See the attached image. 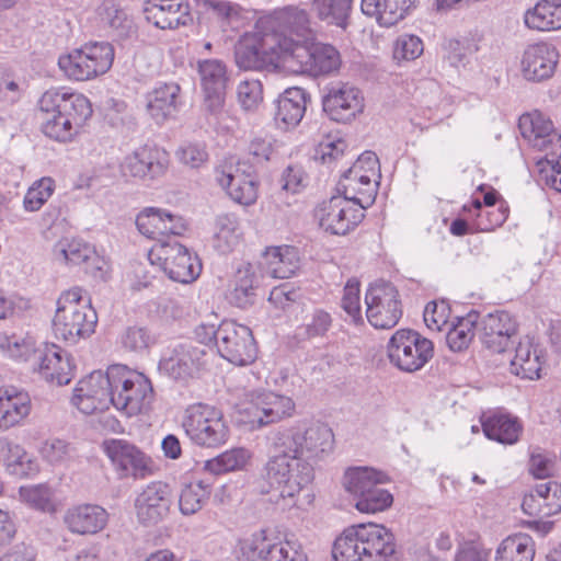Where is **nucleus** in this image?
Masks as SVG:
<instances>
[{
    "mask_svg": "<svg viewBox=\"0 0 561 561\" xmlns=\"http://www.w3.org/2000/svg\"><path fill=\"white\" fill-rule=\"evenodd\" d=\"M334 434L327 424H314L304 433L295 428L277 431L268 437V459L262 477L285 500H294L313 480L311 460L329 455Z\"/></svg>",
    "mask_w": 561,
    "mask_h": 561,
    "instance_id": "1",
    "label": "nucleus"
},
{
    "mask_svg": "<svg viewBox=\"0 0 561 561\" xmlns=\"http://www.w3.org/2000/svg\"><path fill=\"white\" fill-rule=\"evenodd\" d=\"M393 533L381 524L352 525L332 545V561H389L396 553Z\"/></svg>",
    "mask_w": 561,
    "mask_h": 561,
    "instance_id": "2",
    "label": "nucleus"
},
{
    "mask_svg": "<svg viewBox=\"0 0 561 561\" xmlns=\"http://www.w3.org/2000/svg\"><path fill=\"white\" fill-rule=\"evenodd\" d=\"M82 288L73 287L61 293L56 302L53 332L57 340L70 345L90 337L98 324V313L91 299H84Z\"/></svg>",
    "mask_w": 561,
    "mask_h": 561,
    "instance_id": "3",
    "label": "nucleus"
},
{
    "mask_svg": "<svg viewBox=\"0 0 561 561\" xmlns=\"http://www.w3.org/2000/svg\"><path fill=\"white\" fill-rule=\"evenodd\" d=\"M288 38L277 32L257 30L245 33L236 45L234 58L239 68L263 70L282 59L287 62Z\"/></svg>",
    "mask_w": 561,
    "mask_h": 561,
    "instance_id": "4",
    "label": "nucleus"
},
{
    "mask_svg": "<svg viewBox=\"0 0 561 561\" xmlns=\"http://www.w3.org/2000/svg\"><path fill=\"white\" fill-rule=\"evenodd\" d=\"M336 191V195L317 207L316 217L325 232L345 236L362 222L367 207L356 199V187L352 183L337 184Z\"/></svg>",
    "mask_w": 561,
    "mask_h": 561,
    "instance_id": "5",
    "label": "nucleus"
},
{
    "mask_svg": "<svg viewBox=\"0 0 561 561\" xmlns=\"http://www.w3.org/2000/svg\"><path fill=\"white\" fill-rule=\"evenodd\" d=\"M113 403L127 416L147 411L153 400L150 380L141 373L128 369L124 365H112Z\"/></svg>",
    "mask_w": 561,
    "mask_h": 561,
    "instance_id": "6",
    "label": "nucleus"
},
{
    "mask_svg": "<svg viewBox=\"0 0 561 561\" xmlns=\"http://www.w3.org/2000/svg\"><path fill=\"white\" fill-rule=\"evenodd\" d=\"M183 428L187 437L199 447L218 448L227 444L230 427L221 410L216 407L196 403L185 410Z\"/></svg>",
    "mask_w": 561,
    "mask_h": 561,
    "instance_id": "7",
    "label": "nucleus"
},
{
    "mask_svg": "<svg viewBox=\"0 0 561 561\" xmlns=\"http://www.w3.org/2000/svg\"><path fill=\"white\" fill-rule=\"evenodd\" d=\"M206 365V348L193 340H183L171 343L164 350L158 369L170 379L186 385L198 378Z\"/></svg>",
    "mask_w": 561,
    "mask_h": 561,
    "instance_id": "8",
    "label": "nucleus"
},
{
    "mask_svg": "<svg viewBox=\"0 0 561 561\" xmlns=\"http://www.w3.org/2000/svg\"><path fill=\"white\" fill-rule=\"evenodd\" d=\"M114 48L107 42H95L60 56L58 66L76 81H87L106 73L114 61Z\"/></svg>",
    "mask_w": 561,
    "mask_h": 561,
    "instance_id": "9",
    "label": "nucleus"
},
{
    "mask_svg": "<svg viewBox=\"0 0 561 561\" xmlns=\"http://www.w3.org/2000/svg\"><path fill=\"white\" fill-rule=\"evenodd\" d=\"M233 552L238 561H308L299 541H276L268 538L264 530L239 539Z\"/></svg>",
    "mask_w": 561,
    "mask_h": 561,
    "instance_id": "10",
    "label": "nucleus"
},
{
    "mask_svg": "<svg viewBox=\"0 0 561 561\" xmlns=\"http://www.w3.org/2000/svg\"><path fill=\"white\" fill-rule=\"evenodd\" d=\"M387 356L399 370L415 373L433 358L434 344L417 331L400 329L388 341Z\"/></svg>",
    "mask_w": 561,
    "mask_h": 561,
    "instance_id": "11",
    "label": "nucleus"
},
{
    "mask_svg": "<svg viewBox=\"0 0 561 561\" xmlns=\"http://www.w3.org/2000/svg\"><path fill=\"white\" fill-rule=\"evenodd\" d=\"M290 47L287 62L296 64L297 71L312 77L336 72L342 64L339 50L331 44L320 42L300 43L288 38Z\"/></svg>",
    "mask_w": 561,
    "mask_h": 561,
    "instance_id": "12",
    "label": "nucleus"
},
{
    "mask_svg": "<svg viewBox=\"0 0 561 561\" xmlns=\"http://www.w3.org/2000/svg\"><path fill=\"white\" fill-rule=\"evenodd\" d=\"M546 359L543 347L526 337L525 341L519 339L514 348L493 357V368L499 369V375L502 376L508 373L522 379L535 380L541 377L540 371Z\"/></svg>",
    "mask_w": 561,
    "mask_h": 561,
    "instance_id": "13",
    "label": "nucleus"
},
{
    "mask_svg": "<svg viewBox=\"0 0 561 561\" xmlns=\"http://www.w3.org/2000/svg\"><path fill=\"white\" fill-rule=\"evenodd\" d=\"M366 317L376 329H391L402 317V304L397 287L385 280L371 284L366 291Z\"/></svg>",
    "mask_w": 561,
    "mask_h": 561,
    "instance_id": "14",
    "label": "nucleus"
},
{
    "mask_svg": "<svg viewBox=\"0 0 561 561\" xmlns=\"http://www.w3.org/2000/svg\"><path fill=\"white\" fill-rule=\"evenodd\" d=\"M217 352L228 362L245 366L256 358V343L250 328L234 321H222L217 333Z\"/></svg>",
    "mask_w": 561,
    "mask_h": 561,
    "instance_id": "15",
    "label": "nucleus"
},
{
    "mask_svg": "<svg viewBox=\"0 0 561 561\" xmlns=\"http://www.w3.org/2000/svg\"><path fill=\"white\" fill-rule=\"evenodd\" d=\"M112 366L105 373L92 371L75 388L71 403L83 414L102 412L113 403L111 387Z\"/></svg>",
    "mask_w": 561,
    "mask_h": 561,
    "instance_id": "16",
    "label": "nucleus"
},
{
    "mask_svg": "<svg viewBox=\"0 0 561 561\" xmlns=\"http://www.w3.org/2000/svg\"><path fill=\"white\" fill-rule=\"evenodd\" d=\"M198 73L203 90V111L214 119L225 112L226 88L229 80L226 65L219 59L198 61Z\"/></svg>",
    "mask_w": 561,
    "mask_h": 561,
    "instance_id": "17",
    "label": "nucleus"
},
{
    "mask_svg": "<svg viewBox=\"0 0 561 561\" xmlns=\"http://www.w3.org/2000/svg\"><path fill=\"white\" fill-rule=\"evenodd\" d=\"M103 447L121 478L145 479L152 474L151 458L127 440H105Z\"/></svg>",
    "mask_w": 561,
    "mask_h": 561,
    "instance_id": "18",
    "label": "nucleus"
},
{
    "mask_svg": "<svg viewBox=\"0 0 561 561\" xmlns=\"http://www.w3.org/2000/svg\"><path fill=\"white\" fill-rule=\"evenodd\" d=\"M295 403L289 397L266 392L257 396L240 411L241 422L249 424L251 430H257L290 416Z\"/></svg>",
    "mask_w": 561,
    "mask_h": 561,
    "instance_id": "19",
    "label": "nucleus"
},
{
    "mask_svg": "<svg viewBox=\"0 0 561 561\" xmlns=\"http://www.w3.org/2000/svg\"><path fill=\"white\" fill-rule=\"evenodd\" d=\"M168 163L165 150L156 145L146 144L123 159L121 172L125 178L142 181L153 180L165 172Z\"/></svg>",
    "mask_w": 561,
    "mask_h": 561,
    "instance_id": "20",
    "label": "nucleus"
},
{
    "mask_svg": "<svg viewBox=\"0 0 561 561\" xmlns=\"http://www.w3.org/2000/svg\"><path fill=\"white\" fill-rule=\"evenodd\" d=\"M41 112H57L72 121L73 125L82 127L92 116V105L81 93L69 92L66 89L47 90L38 101Z\"/></svg>",
    "mask_w": 561,
    "mask_h": 561,
    "instance_id": "21",
    "label": "nucleus"
},
{
    "mask_svg": "<svg viewBox=\"0 0 561 561\" xmlns=\"http://www.w3.org/2000/svg\"><path fill=\"white\" fill-rule=\"evenodd\" d=\"M322 106L330 119L346 123L363 111L364 98L360 91L350 83H331L322 98Z\"/></svg>",
    "mask_w": 561,
    "mask_h": 561,
    "instance_id": "22",
    "label": "nucleus"
},
{
    "mask_svg": "<svg viewBox=\"0 0 561 561\" xmlns=\"http://www.w3.org/2000/svg\"><path fill=\"white\" fill-rule=\"evenodd\" d=\"M518 129L522 137L538 151L546 154L561 152V134L558 133L551 119L541 112L534 111L519 116Z\"/></svg>",
    "mask_w": 561,
    "mask_h": 561,
    "instance_id": "23",
    "label": "nucleus"
},
{
    "mask_svg": "<svg viewBox=\"0 0 561 561\" xmlns=\"http://www.w3.org/2000/svg\"><path fill=\"white\" fill-rule=\"evenodd\" d=\"M160 259L163 260L164 273L174 282L188 284L201 274L202 263L197 255H193L186 247L178 241L162 242Z\"/></svg>",
    "mask_w": 561,
    "mask_h": 561,
    "instance_id": "24",
    "label": "nucleus"
},
{
    "mask_svg": "<svg viewBox=\"0 0 561 561\" xmlns=\"http://www.w3.org/2000/svg\"><path fill=\"white\" fill-rule=\"evenodd\" d=\"M172 492L168 483L154 481L147 484L135 500V510L139 523L156 525L169 513Z\"/></svg>",
    "mask_w": 561,
    "mask_h": 561,
    "instance_id": "25",
    "label": "nucleus"
},
{
    "mask_svg": "<svg viewBox=\"0 0 561 561\" xmlns=\"http://www.w3.org/2000/svg\"><path fill=\"white\" fill-rule=\"evenodd\" d=\"M559 62V51L545 42L528 45L522 56L520 69L527 81L541 82L550 79Z\"/></svg>",
    "mask_w": 561,
    "mask_h": 561,
    "instance_id": "26",
    "label": "nucleus"
},
{
    "mask_svg": "<svg viewBox=\"0 0 561 561\" xmlns=\"http://www.w3.org/2000/svg\"><path fill=\"white\" fill-rule=\"evenodd\" d=\"M43 379L58 386L67 385L72 379V367L66 353L56 344L39 346L32 364Z\"/></svg>",
    "mask_w": 561,
    "mask_h": 561,
    "instance_id": "27",
    "label": "nucleus"
},
{
    "mask_svg": "<svg viewBox=\"0 0 561 561\" xmlns=\"http://www.w3.org/2000/svg\"><path fill=\"white\" fill-rule=\"evenodd\" d=\"M144 14L149 23L161 30H174L192 22L186 0H147Z\"/></svg>",
    "mask_w": 561,
    "mask_h": 561,
    "instance_id": "28",
    "label": "nucleus"
},
{
    "mask_svg": "<svg viewBox=\"0 0 561 561\" xmlns=\"http://www.w3.org/2000/svg\"><path fill=\"white\" fill-rule=\"evenodd\" d=\"M146 111L159 125L175 117L182 105L181 87L176 82H158L145 95Z\"/></svg>",
    "mask_w": 561,
    "mask_h": 561,
    "instance_id": "29",
    "label": "nucleus"
},
{
    "mask_svg": "<svg viewBox=\"0 0 561 561\" xmlns=\"http://www.w3.org/2000/svg\"><path fill=\"white\" fill-rule=\"evenodd\" d=\"M267 24L268 32H277L300 43H308L313 37L309 13L298 7L289 5L276 11Z\"/></svg>",
    "mask_w": 561,
    "mask_h": 561,
    "instance_id": "30",
    "label": "nucleus"
},
{
    "mask_svg": "<svg viewBox=\"0 0 561 561\" xmlns=\"http://www.w3.org/2000/svg\"><path fill=\"white\" fill-rule=\"evenodd\" d=\"M30 394L14 386L0 388V431L20 425L31 413Z\"/></svg>",
    "mask_w": 561,
    "mask_h": 561,
    "instance_id": "31",
    "label": "nucleus"
},
{
    "mask_svg": "<svg viewBox=\"0 0 561 561\" xmlns=\"http://www.w3.org/2000/svg\"><path fill=\"white\" fill-rule=\"evenodd\" d=\"M309 100L310 95L302 88L286 89L276 101L274 121L277 127L282 129L296 127L305 116Z\"/></svg>",
    "mask_w": 561,
    "mask_h": 561,
    "instance_id": "32",
    "label": "nucleus"
},
{
    "mask_svg": "<svg viewBox=\"0 0 561 561\" xmlns=\"http://www.w3.org/2000/svg\"><path fill=\"white\" fill-rule=\"evenodd\" d=\"M107 512L94 504H83L71 507L65 514V524L73 534L87 535L96 534L107 523Z\"/></svg>",
    "mask_w": 561,
    "mask_h": 561,
    "instance_id": "33",
    "label": "nucleus"
},
{
    "mask_svg": "<svg viewBox=\"0 0 561 561\" xmlns=\"http://www.w3.org/2000/svg\"><path fill=\"white\" fill-rule=\"evenodd\" d=\"M259 283L260 278L254 265L242 264L237 268L231 280V289L228 295L230 304L241 309L253 306L257 296Z\"/></svg>",
    "mask_w": 561,
    "mask_h": 561,
    "instance_id": "34",
    "label": "nucleus"
},
{
    "mask_svg": "<svg viewBox=\"0 0 561 561\" xmlns=\"http://www.w3.org/2000/svg\"><path fill=\"white\" fill-rule=\"evenodd\" d=\"M417 0H362V12L375 18L382 26H392L403 20Z\"/></svg>",
    "mask_w": 561,
    "mask_h": 561,
    "instance_id": "35",
    "label": "nucleus"
},
{
    "mask_svg": "<svg viewBox=\"0 0 561 561\" xmlns=\"http://www.w3.org/2000/svg\"><path fill=\"white\" fill-rule=\"evenodd\" d=\"M262 264L272 277L289 278L299 268L300 259L298 250L291 245L266 248L263 253Z\"/></svg>",
    "mask_w": 561,
    "mask_h": 561,
    "instance_id": "36",
    "label": "nucleus"
},
{
    "mask_svg": "<svg viewBox=\"0 0 561 561\" xmlns=\"http://www.w3.org/2000/svg\"><path fill=\"white\" fill-rule=\"evenodd\" d=\"M216 181L234 202L252 205L257 198V183L249 175L233 174L225 168L215 171Z\"/></svg>",
    "mask_w": 561,
    "mask_h": 561,
    "instance_id": "37",
    "label": "nucleus"
},
{
    "mask_svg": "<svg viewBox=\"0 0 561 561\" xmlns=\"http://www.w3.org/2000/svg\"><path fill=\"white\" fill-rule=\"evenodd\" d=\"M528 28L552 31L561 28V0H541L524 16Z\"/></svg>",
    "mask_w": 561,
    "mask_h": 561,
    "instance_id": "38",
    "label": "nucleus"
},
{
    "mask_svg": "<svg viewBox=\"0 0 561 561\" xmlns=\"http://www.w3.org/2000/svg\"><path fill=\"white\" fill-rule=\"evenodd\" d=\"M519 340L518 322L516 318L505 310H495L493 313V357L503 354Z\"/></svg>",
    "mask_w": 561,
    "mask_h": 561,
    "instance_id": "39",
    "label": "nucleus"
},
{
    "mask_svg": "<svg viewBox=\"0 0 561 561\" xmlns=\"http://www.w3.org/2000/svg\"><path fill=\"white\" fill-rule=\"evenodd\" d=\"M387 476L370 467H352L343 476V486L355 501L369 491L374 484L387 482Z\"/></svg>",
    "mask_w": 561,
    "mask_h": 561,
    "instance_id": "40",
    "label": "nucleus"
},
{
    "mask_svg": "<svg viewBox=\"0 0 561 561\" xmlns=\"http://www.w3.org/2000/svg\"><path fill=\"white\" fill-rule=\"evenodd\" d=\"M523 423L518 416L504 408L493 409V440L503 445H513L519 440Z\"/></svg>",
    "mask_w": 561,
    "mask_h": 561,
    "instance_id": "41",
    "label": "nucleus"
},
{
    "mask_svg": "<svg viewBox=\"0 0 561 561\" xmlns=\"http://www.w3.org/2000/svg\"><path fill=\"white\" fill-rule=\"evenodd\" d=\"M38 348L34 337L28 334L0 333V351L15 360L33 364Z\"/></svg>",
    "mask_w": 561,
    "mask_h": 561,
    "instance_id": "42",
    "label": "nucleus"
},
{
    "mask_svg": "<svg viewBox=\"0 0 561 561\" xmlns=\"http://www.w3.org/2000/svg\"><path fill=\"white\" fill-rule=\"evenodd\" d=\"M535 548L527 535L505 538L496 550L495 561H533Z\"/></svg>",
    "mask_w": 561,
    "mask_h": 561,
    "instance_id": "43",
    "label": "nucleus"
},
{
    "mask_svg": "<svg viewBox=\"0 0 561 561\" xmlns=\"http://www.w3.org/2000/svg\"><path fill=\"white\" fill-rule=\"evenodd\" d=\"M353 0H313L317 16L328 23L345 30L350 23Z\"/></svg>",
    "mask_w": 561,
    "mask_h": 561,
    "instance_id": "44",
    "label": "nucleus"
},
{
    "mask_svg": "<svg viewBox=\"0 0 561 561\" xmlns=\"http://www.w3.org/2000/svg\"><path fill=\"white\" fill-rule=\"evenodd\" d=\"M211 486L203 480L185 484L180 493L179 508L183 515L196 514L206 504Z\"/></svg>",
    "mask_w": 561,
    "mask_h": 561,
    "instance_id": "45",
    "label": "nucleus"
},
{
    "mask_svg": "<svg viewBox=\"0 0 561 561\" xmlns=\"http://www.w3.org/2000/svg\"><path fill=\"white\" fill-rule=\"evenodd\" d=\"M477 316L469 313L467 317H456L446 329V344L453 352H462L468 348L474 336V324Z\"/></svg>",
    "mask_w": 561,
    "mask_h": 561,
    "instance_id": "46",
    "label": "nucleus"
},
{
    "mask_svg": "<svg viewBox=\"0 0 561 561\" xmlns=\"http://www.w3.org/2000/svg\"><path fill=\"white\" fill-rule=\"evenodd\" d=\"M43 114L42 130L43 133L59 142L70 141L81 128L73 125L72 121L66 118L57 112H41Z\"/></svg>",
    "mask_w": 561,
    "mask_h": 561,
    "instance_id": "47",
    "label": "nucleus"
},
{
    "mask_svg": "<svg viewBox=\"0 0 561 561\" xmlns=\"http://www.w3.org/2000/svg\"><path fill=\"white\" fill-rule=\"evenodd\" d=\"M250 458L245 448H232L205 462V469L214 474L242 469Z\"/></svg>",
    "mask_w": 561,
    "mask_h": 561,
    "instance_id": "48",
    "label": "nucleus"
},
{
    "mask_svg": "<svg viewBox=\"0 0 561 561\" xmlns=\"http://www.w3.org/2000/svg\"><path fill=\"white\" fill-rule=\"evenodd\" d=\"M139 232L149 239L162 240L164 224V209L148 207L140 211L136 218Z\"/></svg>",
    "mask_w": 561,
    "mask_h": 561,
    "instance_id": "49",
    "label": "nucleus"
},
{
    "mask_svg": "<svg viewBox=\"0 0 561 561\" xmlns=\"http://www.w3.org/2000/svg\"><path fill=\"white\" fill-rule=\"evenodd\" d=\"M93 247L81 240L64 239L56 243L54 253L57 257L62 259L69 264L81 265L89 259L90 254H93Z\"/></svg>",
    "mask_w": 561,
    "mask_h": 561,
    "instance_id": "50",
    "label": "nucleus"
},
{
    "mask_svg": "<svg viewBox=\"0 0 561 561\" xmlns=\"http://www.w3.org/2000/svg\"><path fill=\"white\" fill-rule=\"evenodd\" d=\"M380 485L374 484L369 491L356 501L355 507L357 511L370 514L382 512L391 506L393 502L392 494Z\"/></svg>",
    "mask_w": 561,
    "mask_h": 561,
    "instance_id": "51",
    "label": "nucleus"
},
{
    "mask_svg": "<svg viewBox=\"0 0 561 561\" xmlns=\"http://www.w3.org/2000/svg\"><path fill=\"white\" fill-rule=\"evenodd\" d=\"M156 343L157 336L146 327H128L121 335L122 346L134 353H144Z\"/></svg>",
    "mask_w": 561,
    "mask_h": 561,
    "instance_id": "52",
    "label": "nucleus"
},
{
    "mask_svg": "<svg viewBox=\"0 0 561 561\" xmlns=\"http://www.w3.org/2000/svg\"><path fill=\"white\" fill-rule=\"evenodd\" d=\"M55 191V182L50 178H42L27 190L23 205L27 211H37Z\"/></svg>",
    "mask_w": 561,
    "mask_h": 561,
    "instance_id": "53",
    "label": "nucleus"
},
{
    "mask_svg": "<svg viewBox=\"0 0 561 561\" xmlns=\"http://www.w3.org/2000/svg\"><path fill=\"white\" fill-rule=\"evenodd\" d=\"M108 25L114 37L118 39H128L137 35V26L131 15L119 8H110L107 10Z\"/></svg>",
    "mask_w": 561,
    "mask_h": 561,
    "instance_id": "54",
    "label": "nucleus"
},
{
    "mask_svg": "<svg viewBox=\"0 0 561 561\" xmlns=\"http://www.w3.org/2000/svg\"><path fill=\"white\" fill-rule=\"evenodd\" d=\"M332 325V318L329 312L317 309L306 319V322L297 328V335L301 339H313L323 336Z\"/></svg>",
    "mask_w": 561,
    "mask_h": 561,
    "instance_id": "55",
    "label": "nucleus"
},
{
    "mask_svg": "<svg viewBox=\"0 0 561 561\" xmlns=\"http://www.w3.org/2000/svg\"><path fill=\"white\" fill-rule=\"evenodd\" d=\"M237 96L245 111L255 110L263 101V87L257 79H245L238 84Z\"/></svg>",
    "mask_w": 561,
    "mask_h": 561,
    "instance_id": "56",
    "label": "nucleus"
},
{
    "mask_svg": "<svg viewBox=\"0 0 561 561\" xmlns=\"http://www.w3.org/2000/svg\"><path fill=\"white\" fill-rule=\"evenodd\" d=\"M450 307L445 300L431 301L426 305L423 313L424 322L430 330L442 331L450 323Z\"/></svg>",
    "mask_w": 561,
    "mask_h": 561,
    "instance_id": "57",
    "label": "nucleus"
},
{
    "mask_svg": "<svg viewBox=\"0 0 561 561\" xmlns=\"http://www.w3.org/2000/svg\"><path fill=\"white\" fill-rule=\"evenodd\" d=\"M21 499L33 508L47 512L53 507L51 492L46 484H37L20 488Z\"/></svg>",
    "mask_w": 561,
    "mask_h": 561,
    "instance_id": "58",
    "label": "nucleus"
},
{
    "mask_svg": "<svg viewBox=\"0 0 561 561\" xmlns=\"http://www.w3.org/2000/svg\"><path fill=\"white\" fill-rule=\"evenodd\" d=\"M535 492L542 497L543 505L547 511L543 515L549 517L558 514L561 511V483L554 480L538 483L535 486Z\"/></svg>",
    "mask_w": 561,
    "mask_h": 561,
    "instance_id": "59",
    "label": "nucleus"
},
{
    "mask_svg": "<svg viewBox=\"0 0 561 561\" xmlns=\"http://www.w3.org/2000/svg\"><path fill=\"white\" fill-rule=\"evenodd\" d=\"M374 178L377 175H370L367 171H358L356 174H352L351 178H346V171L343 173L341 180L337 184H350L352 183L355 187L356 185L365 186V192L367 193V197H358L356 195V199L363 204L365 207L370 206L376 197L378 181Z\"/></svg>",
    "mask_w": 561,
    "mask_h": 561,
    "instance_id": "60",
    "label": "nucleus"
},
{
    "mask_svg": "<svg viewBox=\"0 0 561 561\" xmlns=\"http://www.w3.org/2000/svg\"><path fill=\"white\" fill-rule=\"evenodd\" d=\"M8 454L9 467L13 473L27 476L36 470V463L28 457L26 451L18 444L5 442L3 446Z\"/></svg>",
    "mask_w": 561,
    "mask_h": 561,
    "instance_id": "61",
    "label": "nucleus"
},
{
    "mask_svg": "<svg viewBox=\"0 0 561 561\" xmlns=\"http://www.w3.org/2000/svg\"><path fill=\"white\" fill-rule=\"evenodd\" d=\"M43 458L51 465H60L69 460L73 455V448L69 443L59 438H50L41 447Z\"/></svg>",
    "mask_w": 561,
    "mask_h": 561,
    "instance_id": "62",
    "label": "nucleus"
},
{
    "mask_svg": "<svg viewBox=\"0 0 561 561\" xmlns=\"http://www.w3.org/2000/svg\"><path fill=\"white\" fill-rule=\"evenodd\" d=\"M341 307L355 324L363 323L359 304V283L357 280H348L345 285Z\"/></svg>",
    "mask_w": 561,
    "mask_h": 561,
    "instance_id": "63",
    "label": "nucleus"
},
{
    "mask_svg": "<svg viewBox=\"0 0 561 561\" xmlns=\"http://www.w3.org/2000/svg\"><path fill=\"white\" fill-rule=\"evenodd\" d=\"M179 160L191 168H199L208 161L206 146L202 142H190L176 151Z\"/></svg>",
    "mask_w": 561,
    "mask_h": 561,
    "instance_id": "64",
    "label": "nucleus"
}]
</instances>
